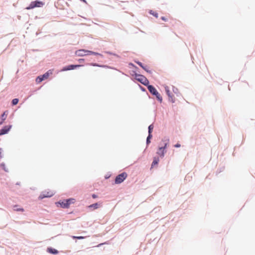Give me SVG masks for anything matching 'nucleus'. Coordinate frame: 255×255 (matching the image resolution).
<instances>
[{"label":"nucleus","instance_id":"nucleus-1","mask_svg":"<svg viewBox=\"0 0 255 255\" xmlns=\"http://www.w3.org/2000/svg\"><path fill=\"white\" fill-rule=\"evenodd\" d=\"M169 143V139L166 138L165 139H162L161 143L160 144V146H159L156 153L160 157H163L164 156L165 153L166 152V148L167 145Z\"/></svg>","mask_w":255,"mask_h":255},{"label":"nucleus","instance_id":"nucleus-2","mask_svg":"<svg viewBox=\"0 0 255 255\" xmlns=\"http://www.w3.org/2000/svg\"><path fill=\"white\" fill-rule=\"evenodd\" d=\"M75 54L76 55L78 56H84L86 55H90V54H93L95 55H100L102 56L101 54L95 52H93L92 51L90 50H87L85 49H79L75 52Z\"/></svg>","mask_w":255,"mask_h":255},{"label":"nucleus","instance_id":"nucleus-3","mask_svg":"<svg viewBox=\"0 0 255 255\" xmlns=\"http://www.w3.org/2000/svg\"><path fill=\"white\" fill-rule=\"evenodd\" d=\"M147 89L150 93L156 96L158 100H159L160 102H162V97L153 86L152 85H148Z\"/></svg>","mask_w":255,"mask_h":255},{"label":"nucleus","instance_id":"nucleus-4","mask_svg":"<svg viewBox=\"0 0 255 255\" xmlns=\"http://www.w3.org/2000/svg\"><path fill=\"white\" fill-rule=\"evenodd\" d=\"M135 79L143 85L145 86H147L148 85L149 81L145 76L139 74H135Z\"/></svg>","mask_w":255,"mask_h":255},{"label":"nucleus","instance_id":"nucleus-5","mask_svg":"<svg viewBox=\"0 0 255 255\" xmlns=\"http://www.w3.org/2000/svg\"><path fill=\"white\" fill-rule=\"evenodd\" d=\"M127 174L126 172H123L119 175H118L115 179V183L116 184H120L123 182L127 177Z\"/></svg>","mask_w":255,"mask_h":255},{"label":"nucleus","instance_id":"nucleus-6","mask_svg":"<svg viewBox=\"0 0 255 255\" xmlns=\"http://www.w3.org/2000/svg\"><path fill=\"white\" fill-rule=\"evenodd\" d=\"M44 2L39 0L32 1L29 6L26 8L27 9L34 8L36 7H41L44 5Z\"/></svg>","mask_w":255,"mask_h":255},{"label":"nucleus","instance_id":"nucleus-7","mask_svg":"<svg viewBox=\"0 0 255 255\" xmlns=\"http://www.w3.org/2000/svg\"><path fill=\"white\" fill-rule=\"evenodd\" d=\"M74 202V199H69L65 200H64L62 202H60L59 204L61 205V207L64 208H68L69 205Z\"/></svg>","mask_w":255,"mask_h":255},{"label":"nucleus","instance_id":"nucleus-8","mask_svg":"<svg viewBox=\"0 0 255 255\" xmlns=\"http://www.w3.org/2000/svg\"><path fill=\"white\" fill-rule=\"evenodd\" d=\"M54 193L51 191H44L39 196V198L40 199H42L44 198H48L52 197Z\"/></svg>","mask_w":255,"mask_h":255},{"label":"nucleus","instance_id":"nucleus-9","mask_svg":"<svg viewBox=\"0 0 255 255\" xmlns=\"http://www.w3.org/2000/svg\"><path fill=\"white\" fill-rule=\"evenodd\" d=\"M11 128V126H6L0 130V135L7 133Z\"/></svg>","mask_w":255,"mask_h":255},{"label":"nucleus","instance_id":"nucleus-10","mask_svg":"<svg viewBox=\"0 0 255 255\" xmlns=\"http://www.w3.org/2000/svg\"><path fill=\"white\" fill-rule=\"evenodd\" d=\"M165 91H166V94L168 96L169 100L170 101H171L172 103H174L175 102V99H174V98L173 97V95L170 92V91L168 89V87H165Z\"/></svg>","mask_w":255,"mask_h":255},{"label":"nucleus","instance_id":"nucleus-11","mask_svg":"<svg viewBox=\"0 0 255 255\" xmlns=\"http://www.w3.org/2000/svg\"><path fill=\"white\" fill-rule=\"evenodd\" d=\"M81 66L80 65H70L67 67H65L62 69V71H67L70 70H73L77 67H79Z\"/></svg>","mask_w":255,"mask_h":255},{"label":"nucleus","instance_id":"nucleus-12","mask_svg":"<svg viewBox=\"0 0 255 255\" xmlns=\"http://www.w3.org/2000/svg\"><path fill=\"white\" fill-rule=\"evenodd\" d=\"M8 114L7 111H5L1 116V121L0 122V125H2L4 121L5 120Z\"/></svg>","mask_w":255,"mask_h":255},{"label":"nucleus","instance_id":"nucleus-13","mask_svg":"<svg viewBox=\"0 0 255 255\" xmlns=\"http://www.w3.org/2000/svg\"><path fill=\"white\" fill-rule=\"evenodd\" d=\"M47 252L52 254H57L58 252L57 250L51 248H47Z\"/></svg>","mask_w":255,"mask_h":255},{"label":"nucleus","instance_id":"nucleus-14","mask_svg":"<svg viewBox=\"0 0 255 255\" xmlns=\"http://www.w3.org/2000/svg\"><path fill=\"white\" fill-rule=\"evenodd\" d=\"M158 162H159L158 158L154 157V159H153V162L152 163V164H151V167H152L155 165L157 164Z\"/></svg>","mask_w":255,"mask_h":255},{"label":"nucleus","instance_id":"nucleus-15","mask_svg":"<svg viewBox=\"0 0 255 255\" xmlns=\"http://www.w3.org/2000/svg\"><path fill=\"white\" fill-rule=\"evenodd\" d=\"M43 80H44L43 79L42 77L41 76H39L36 78V82L37 83H39L41 82Z\"/></svg>","mask_w":255,"mask_h":255},{"label":"nucleus","instance_id":"nucleus-16","mask_svg":"<svg viewBox=\"0 0 255 255\" xmlns=\"http://www.w3.org/2000/svg\"><path fill=\"white\" fill-rule=\"evenodd\" d=\"M99 207V205L98 203H95L93 204H92L89 206V208H93L94 209H97Z\"/></svg>","mask_w":255,"mask_h":255},{"label":"nucleus","instance_id":"nucleus-17","mask_svg":"<svg viewBox=\"0 0 255 255\" xmlns=\"http://www.w3.org/2000/svg\"><path fill=\"white\" fill-rule=\"evenodd\" d=\"M49 76V73L48 72L45 73L44 74H43V75H42L41 76L43 78V79L44 80V79H46L48 78Z\"/></svg>","mask_w":255,"mask_h":255},{"label":"nucleus","instance_id":"nucleus-18","mask_svg":"<svg viewBox=\"0 0 255 255\" xmlns=\"http://www.w3.org/2000/svg\"><path fill=\"white\" fill-rule=\"evenodd\" d=\"M153 129V125H150L148 127V133L150 134H151L152 131Z\"/></svg>","mask_w":255,"mask_h":255},{"label":"nucleus","instance_id":"nucleus-19","mask_svg":"<svg viewBox=\"0 0 255 255\" xmlns=\"http://www.w3.org/2000/svg\"><path fill=\"white\" fill-rule=\"evenodd\" d=\"M0 166L5 171H6V172H8V169L6 168L5 167V165L4 163H1L0 164Z\"/></svg>","mask_w":255,"mask_h":255},{"label":"nucleus","instance_id":"nucleus-20","mask_svg":"<svg viewBox=\"0 0 255 255\" xmlns=\"http://www.w3.org/2000/svg\"><path fill=\"white\" fill-rule=\"evenodd\" d=\"M151 137H152V135L148 134V136H147V139H146L147 144H149L150 142V139L151 138Z\"/></svg>","mask_w":255,"mask_h":255},{"label":"nucleus","instance_id":"nucleus-21","mask_svg":"<svg viewBox=\"0 0 255 255\" xmlns=\"http://www.w3.org/2000/svg\"><path fill=\"white\" fill-rule=\"evenodd\" d=\"M18 101H19L18 99H16V98L13 99L12 101V105H16L18 103Z\"/></svg>","mask_w":255,"mask_h":255},{"label":"nucleus","instance_id":"nucleus-22","mask_svg":"<svg viewBox=\"0 0 255 255\" xmlns=\"http://www.w3.org/2000/svg\"><path fill=\"white\" fill-rule=\"evenodd\" d=\"M143 69L146 71L147 72L149 73H152V72L151 70H149L148 68L147 67V66H144V67H143Z\"/></svg>","mask_w":255,"mask_h":255},{"label":"nucleus","instance_id":"nucleus-23","mask_svg":"<svg viewBox=\"0 0 255 255\" xmlns=\"http://www.w3.org/2000/svg\"><path fill=\"white\" fill-rule=\"evenodd\" d=\"M72 238L77 239H83L84 238V237L82 236H72Z\"/></svg>","mask_w":255,"mask_h":255},{"label":"nucleus","instance_id":"nucleus-24","mask_svg":"<svg viewBox=\"0 0 255 255\" xmlns=\"http://www.w3.org/2000/svg\"><path fill=\"white\" fill-rule=\"evenodd\" d=\"M90 65L93 66H99V67H103V66H100L98 64L96 63H91L90 64Z\"/></svg>","mask_w":255,"mask_h":255},{"label":"nucleus","instance_id":"nucleus-25","mask_svg":"<svg viewBox=\"0 0 255 255\" xmlns=\"http://www.w3.org/2000/svg\"><path fill=\"white\" fill-rule=\"evenodd\" d=\"M136 63L140 66L142 68L144 67V66L142 65V64L140 62H136Z\"/></svg>","mask_w":255,"mask_h":255},{"label":"nucleus","instance_id":"nucleus-26","mask_svg":"<svg viewBox=\"0 0 255 255\" xmlns=\"http://www.w3.org/2000/svg\"><path fill=\"white\" fill-rule=\"evenodd\" d=\"M174 146L175 147H180L181 146V145H180V144H179V143H177V144H175V145H174Z\"/></svg>","mask_w":255,"mask_h":255},{"label":"nucleus","instance_id":"nucleus-27","mask_svg":"<svg viewBox=\"0 0 255 255\" xmlns=\"http://www.w3.org/2000/svg\"><path fill=\"white\" fill-rule=\"evenodd\" d=\"M154 16H155L156 17H158V14L157 13H152Z\"/></svg>","mask_w":255,"mask_h":255},{"label":"nucleus","instance_id":"nucleus-28","mask_svg":"<svg viewBox=\"0 0 255 255\" xmlns=\"http://www.w3.org/2000/svg\"><path fill=\"white\" fill-rule=\"evenodd\" d=\"M84 60L83 59H80L78 60V61L80 63H81L82 62L84 61Z\"/></svg>","mask_w":255,"mask_h":255},{"label":"nucleus","instance_id":"nucleus-29","mask_svg":"<svg viewBox=\"0 0 255 255\" xmlns=\"http://www.w3.org/2000/svg\"><path fill=\"white\" fill-rule=\"evenodd\" d=\"M92 197L93 198H96L97 197V196L96 195H95V194H93L92 195Z\"/></svg>","mask_w":255,"mask_h":255},{"label":"nucleus","instance_id":"nucleus-30","mask_svg":"<svg viewBox=\"0 0 255 255\" xmlns=\"http://www.w3.org/2000/svg\"><path fill=\"white\" fill-rule=\"evenodd\" d=\"M15 210H16V211H23V209H19V208H17V209H15Z\"/></svg>","mask_w":255,"mask_h":255},{"label":"nucleus","instance_id":"nucleus-31","mask_svg":"<svg viewBox=\"0 0 255 255\" xmlns=\"http://www.w3.org/2000/svg\"><path fill=\"white\" fill-rule=\"evenodd\" d=\"M2 149L0 148V158L1 157Z\"/></svg>","mask_w":255,"mask_h":255},{"label":"nucleus","instance_id":"nucleus-32","mask_svg":"<svg viewBox=\"0 0 255 255\" xmlns=\"http://www.w3.org/2000/svg\"><path fill=\"white\" fill-rule=\"evenodd\" d=\"M162 19L163 20H166V19L164 17H162Z\"/></svg>","mask_w":255,"mask_h":255}]
</instances>
